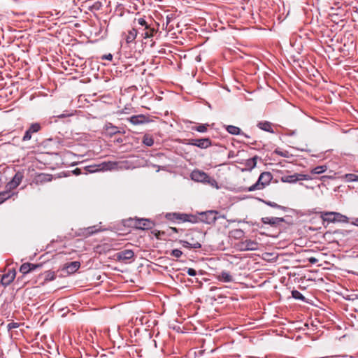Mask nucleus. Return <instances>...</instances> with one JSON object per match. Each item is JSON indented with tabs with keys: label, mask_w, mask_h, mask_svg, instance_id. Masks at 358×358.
Returning <instances> with one entry per match:
<instances>
[{
	"label": "nucleus",
	"mask_w": 358,
	"mask_h": 358,
	"mask_svg": "<svg viewBox=\"0 0 358 358\" xmlns=\"http://www.w3.org/2000/svg\"><path fill=\"white\" fill-rule=\"evenodd\" d=\"M231 236L236 239L243 238L245 234L244 231L241 229H234L231 231Z\"/></svg>",
	"instance_id": "473e14b6"
},
{
	"label": "nucleus",
	"mask_w": 358,
	"mask_h": 358,
	"mask_svg": "<svg viewBox=\"0 0 358 358\" xmlns=\"http://www.w3.org/2000/svg\"><path fill=\"white\" fill-rule=\"evenodd\" d=\"M116 141H117V143H122V142H123V140H122V138H117V139L116 140Z\"/></svg>",
	"instance_id": "603ef678"
},
{
	"label": "nucleus",
	"mask_w": 358,
	"mask_h": 358,
	"mask_svg": "<svg viewBox=\"0 0 358 358\" xmlns=\"http://www.w3.org/2000/svg\"><path fill=\"white\" fill-rule=\"evenodd\" d=\"M180 242L182 244L183 247L189 248V249H190V248L199 249V248H201V244L199 242L189 243L186 241H180Z\"/></svg>",
	"instance_id": "cd10ccee"
},
{
	"label": "nucleus",
	"mask_w": 358,
	"mask_h": 358,
	"mask_svg": "<svg viewBox=\"0 0 358 358\" xmlns=\"http://www.w3.org/2000/svg\"><path fill=\"white\" fill-rule=\"evenodd\" d=\"M131 225L138 229L148 230L153 227L154 223L152 220L145 218H134L129 220Z\"/></svg>",
	"instance_id": "7ed1b4c3"
},
{
	"label": "nucleus",
	"mask_w": 358,
	"mask_h": 358,
	"mask_svg": "<svg viewBox=\"0 0 358 358\" xmlns=\"http://www.w3.org/2000/svg\"><path fill=\"white\" fill-rule=\"evenodd\" d=\"M216 279L222 282H230L234 281L233 276L227 271H222L217 274Z\"/></svg>",
	"instance_id": "6ab92c4d"
},
{
	"label": "nucleus",
	"mask_w": 358,
	"mask_h": 358,
	"mask_svg": "<svg viewBox=\"0 0 358 358\" xmlns=\"http://www.w3.org/2000/svg\"><path fill=\"white\" fill-rule=\"evenodd\" d=\"M347 219V217L337 213V222H346Z\"/></svg>",
	"instance_id": "ea45409f"
},
{
	"label": "nucleus",
	"mask_w": 358,
	"mask_h": 358,
	"mask_svg": "<svg viewBox=\"0 0 358 358\" xmlns=\"http://www.w3.org/2000/svg\"><path fill=\"white\" fill-rule=\"evenodd\" d=\"M115 256L117 261L125 262L134 258V252L131 250H124L116 253Z\"/></svg>",
	"instance_id": "f8f14e48"
},
{
	"label": "nucleus",
	"mask_w": 358,
	"mask_h": 358,
	"mask_svg": "<svg viewBox=\"0 0 358 358\" xmlns=\"http://www.w3.org/2000/svg\"><path fill=\"white\" fill-rule=\"evenodd\" d=\"M23 178L24 174L22 172H17L13 179L7 183L6 187L9 190L15 189L21 183Z\"/></svg>",
	"instance_id": "1a4fd4ad"
},
{
	"label": "nucleus",
	"mask_w": 358,
	"mask_h": 358,
	"mask_svg": "<svg viewBox=\"0 0 358 358\" xmlns=\"http://www.w3.org/2000/svg\"><path fill=\"white\" fill-rule=\"evenodd\" d=\"M187 273L190 276H195L196 275V271L192 268H189L187 270Z\"/></svg>",
	"instance_id": "79ce46f5"
},
{
	"label": "nucleus",
	"mask_w": 358,
	"mask_h": 358,
	"mask_svg": "<svg viewBox=\"0 0 358 358\" xmlns=\"http://www.w3.org/2000/svg\"><path fill=\"white\" fill-rule=\"evenodd\" d=\"M19 327V324L17 322H10L8 324L7 329L8 330H11L13 329H16Z\"/></svg>",
	"instance_id": "58836bf2"
},
{
	"label": "nucleus",
	"mask_w": 358,
	"mask_h": 358,
	"mask_svg": "<svg viewBox=\"0 0 358 358\" xmlns=\"http://www.w3.org/2000/svg\"><path fill=\"white\" fill-rule=\"evenodd\" d=\"M320 217L322 220V224L325 227L336 222V212H320Z\"/></svg>",
	"instance_id": "6e6552de"
},
{
	"label": "nucleus",
	"mask_w": 358,
	"mask_h": 358,
	"mask_svg": "<svg viewBox=\"0 0 358 358\" xmlns=\"http://www.w3.org/2000/svg\"><path fill=\"white\" fill-rule=\"evenodd\" d=\"M41 129V126L39 123H32L27 130L25 131L22 137V141H29L32 138V135L38 132Z\"/></svg>",
	"instance_id": "0eeeda50"
},
{
	"label": "nucleus",
	"mask_w": 358,
	"mask_h": 358,
	"mask_svg": "<svg viewBox=\"0 0 358 358\" xmlns=\"http://www.w3.org/2000/svg\"><path fill=\"white\" fill-rule=\"evenodd\" d=\"M356 181H358V175H356Z\"/></svg>",
	"instance_id": "6e6d98bb"
},
{
	"label": "nucleus",
	"mask_w": 358,
	"mask_h": 358,
	"mask_svg": "<svg viewBox=\"0 0 358 358\" xmlns=\"http://www.w3.org/2000/svg\"><path fill=\"white\" fill-rule=\"evenodd\" d=\"M260 201H262L263 203H264L265 204H266L267 206H271L272 208H278V209H285V207H283L280 205H278V203H276L275 202H272L270 201H265L263 199H260Z\"/></svg>",
	"instance_id": "72a5a7b5"
},
{
	"label": "nucleus",
	"mask_w": 358,
	"mask_h": 358,
	"mask_svg": "<svg viewBox=\"0 0 358 358\" xmlns=\"http://www.w3.org/2000/svg\"><path fill=\"white\" fill-rule=\"evenodd\" d=\"M99 170L102 171H112V170H116L118 168V162H104L101 164H100L99 166Z\"/></svg>",
	"instance_id": "a211bd4d"
},
{
	"label": "nucleus",
	"mask_w": 358,
	"mask_h": 358,
	"mask_svg": "<svg viewBox=\"0 0 358 358\" xmlns=\"http://www.w3.org/2000/svg\"><path fill=\"white\" fill-rule=\"evenodd\" d=\"M191 178L193 180L200 182H215V180L210 178L207 173L199 170H194L191 173Z\"/></svg>",
	"instance_id": "39448f33"
},
{
	"label": "nucleus",
	"mask_w": 358,
	"mask_h": 358,
	"mask_svg": "<svg viewBox=\"0 0 358 358\" xmlns=\"http://www.w3.org/2000/svg\"><path fill=\"white\" fill-rule=\"evenodd\" d=\"M344 20H345V19H343V18L340 20V22L342 23V24H341V25L339 24V22H337V23H336L337 27H344V24H343Z\"/></svg>",
	"instance_id": "de8ad7c7"
},
{
	"label": "nucleus",
	"mask_w": 358,
	"mask_h": 358,
	"mask_svg": "<svg viewBox=\"0 0 358 358\" xmlns=\"http://www.w3.org/2000/svg\"><path fill=\"white\" fill-rule=\"evenodd\" d=\"M129 122L134 125H137L148 122V119L144 115H133L129 118Z\"/></svg>",
	"instance_id": "412c9836"
},
{
	"label": "nucleus",
	"mask_w": 358,
	"mask_h": 358,
	"mask_svg": "<svg viewBox=\"0 0 358 358\" xmlns=\"http://www.w3.org/2000/svg\"><path fill=\"white\" fill-rule=\"evenodd\" d=\"M137 30L138 33L140 34L145 39L152 37L154 34L157 33V30L154 27H151L150 25L143 28H138Z\"/></svg>",
	"instance_id": "2eb2a0df"
},
{
	"label": "nucleus",
	"mask_w": 358,
	"mask_h": 358,
	"mask_svg": "<svg viewBox=\"0 0 358 358\" xmlns=\"http://www.w3.org/2000/svg\"><path fill=\"white\" fill-rule=\"evenodd\" d=\"M101 59L111 61L113 59V55L110 53L108 55H104L101 57Z\"/></svg>",
	"instance_id": "37998d69"
},
{
	"label": "nucleus",
	"mask_w": 358,
	"mask_h": 358,
	"mask_svg": "<svg viewBox=\"0 0 358 358\" xmlns=\"http://www.w3.org/2000/svg\"><path fill=\"white\" fill-rule=\"evenodd\" d=\"M96 170H97V169H96ZM90 172H94V171H95V170H90Z\"/></svg>",
	"instance_id": "13d9d810"
},
{
	"label": "nucleus",
	"mask_w": 358,
	"mask_h": 358,
	"mask_svg": "<svg viewBox=\"0 0 358 358\" xmlns=\"http://www.w3.org/2000/svg\"><path fill=\"white\" fill-rule=\"evenodd\" d=\"M80 266V262L75 261V262H72L66 264L64 266V269L66 270V272L68 273H73L77 270H78Z\"/></svg>",
	"instance_id": "4be33fe9"
},
{
	"label": "nucleus",
	"mask_w": 358,
	"mask_h": 358,
	"mask_svg": "<svg viewBox=\"0 0 358 358\" xmlns=\"http://www.w3.org/2000/svg\"><path fill=\"white\" fill-rule=\"evenodd\" d=\"M135 21H136L137 23L141 26L140 28H143L150 25L143 17L136 19L135 20Z\"/></svg>",
	"instance_id": "e433bc0d"
},
{
	"label": "nucleus",
	"mask_w": 358,
	"mask_h": 358,
	"mask_svg": "<svg viewBox=\"0 0 358 358\" xmlns=\"http://www.w3.org/2000/svg\"><path fill=\"white\" fill-rule=\"evenodd\" d=\"M292 296L293 298H294L295 299H299V300H301V301H304L305 300V297L303 296V294L299 292L298 290H293L292 292Z\"/></svg>",
	"instance_id": "f704fd0d"
},
{
	"label": "nucleus",
	"mask_w": 358,
	"mask_h": 358,
	"mask_svg": "<svg viewBox=\"0 0 358 358\" xmlns=\"http://www.w3.org/2000/svg\"><path fill=\"white\" fill-rule=\"evenodd\" d=\"M73 173L76 174V175H79L81 173V171L80 169H76L74 171H73Z\"/></svg>",
	"instance_id": "8fccbe9b"
},
{
	"label": "nucleus",
	"mask_w": 358,
	"mask_h": 358,
	"mask_svg": "<svg viewBox=\"0 0 358 358\" xmlns=\"http://www.w3.org/2000/svg\"><path fill=\"white\" fill-rule=\"evenodd\" d=\"M338 43V41H337V44ZM352 41H351L350 43H348L345 42L343 43V47L337 45V49L341 52V55L342 57H345V56L349 55V54H350L349 48L352 45Z\"/></svg>",
	"instance_id": "a878e982"
},
{
	"label": "nucleus",
	"mask_w": 358,
	"mask_h": 358,
	"mask_svg": "<svg viewBox=\"0 0 358 358\" xmlns=\"http://www.w3.org/2000/svg\"><path fill=\"white\" fill-rule=\"evenodd\" d=\"M164 217L166 220L177 223L185 222H194L196 220L194 216L180 213H167L165 214Z\"/></svg>",
	"instance_id": "f03ea898"
},
{
	"label": "nucleus",
	"mask_w": 358,
	"mask_h": 358,
	"mask_svg": "<svg viewBox=\"0 0 358 358\" xmlns=\"http://www.w3.org/2000/svg\"><path fill=\"white\" fill-rule=\"evenodd\" d=\"M71 115L72 114H64V113H63V114H61V115H58L57 117L59 118H64V117H66L71 116Z\"/></svg>",
	"instance_id": "c03bdc74"
},
{
	"label": "nucleus",
	"mask_w": 358,
	"mask_h": 358,
	"mask_svg": "<svg viewBox=\"0 0 358 358\" xmlns=\"http://www.w3.org/2000/svg\"><path fill=\"white\" fill-rule=\"evenodd\" d=\"M169 230L171 231V232L169 233L170 235L172 234V232L177 233L178 231V229L175 227H170Z\"/></svg>",
	"instance_id": "a18cd8bd"
},
{
	"label": "nucleus",
	"mask_w": 358,
	"mask_h": 358,
	"mask_svg": "<svg viewBox=\"0 0 358 358\" xmlns=\"http://www.w3.org/2000/svg\"><path fill=\"white\" fill-rule=\"evenodd\" d=\"M218 212L216 210H207L199 213V220L201 222L207 224H213L217 219V215Z\"/></svg>",
	"instance_id": "20e7f679"
},
{
	"label": "nucleus",
	"mask_w": 358,
	"mask_h": 358,
	"mask_svg": "<svg viewBox=\"0 0 358 358\" xmlns=\"http://www.w3.org/2000/svg\"><path fill=\"white\" fill-rule=\"evenodd\" d=\"M226 130L227 131V132L232 135H243L245 137L250 138V136L242 132L241 129L238 127L234 125H228L226 127Z\"/></svg>",
	"instance_id": "5701e85b"
},
{
	"label": "nucleus",
	"mask_w": 358,
	"mask_h": 358,
	"mask_svg": "<svg viewBox=\"0 0 358 358\" xmlns=\"http://www.w3.org/2000/svg\"><path fill=\"white\" fill-rule=\"evenodd\" d=\"M305 179V176L301 174H294L284 176L281 178V180L284 182L293 183L299 180Z\"/></svg>",
	"instance_id": "f3484780"
},
{
	"label": "nucleus",
	"mask_w": 358,
	"mask_h": 358,
	"mask_svg": "<svg viewBox=\"0 0 358 358\" xmlns=\"http://www.w3.org/2000/svg\"><path fill=\"white\" fill-rule=\"evenodd\" d=\"M345 338H348L350 340V337L348 336V335L345 334L339 338V341H341L343 339H345Z\"/></svg>",
	"instance_id": "09e8293b"
},
{
	"label": "nucleus",
	"mask_w": 358,
	"mask_h": 358,
	"mask_svg": "<svg viewBox=\"0 0 358 358\" xmlns=\"http://www.w3.org/2000/svg\"><path fill=\"white\" fill-rule=\"evenodd\" d=\"M188 145L196 146L201 149H206L211 146V140L208 138H191L188 140Z\"/></svg>",
	"instance_id": "423d86ee"
},
{
	"label": "nucleus",
	"mask_w": 358,
	"mask_h": 358,
	"mask_svg": "<svg viewBox=\"0 0 358 358\" xmlns=\"http://www.w3.org/2000/svg\"><path fill=\"white\" fill-rule=\"evenodd\" d=\"M257 127L265 131H268L270 133H273V129L272 128V124L268 121H262L259 122L257 124Z\"/></svg>",
	"instance_id": "393cba45"
},
{
	"label": "nucleus",
	"mask_w": 358,
	"mask_h": 358,
	"mask_svg": "<svg viewBox=\"0 0 358 358\" xmlns=\"http://www.w3.org/2000/svg\"><path fill=\"white\" fill-rule=\"evenodd\" d=\"M14 194L11 192V190L7 189L0 192V204L3 203L5 201L10 198Z\"/></svg>",
	"instance_id": "c85d7f7f"
},
{
	"label": "nucleus",
	"mask_w": 358,
	"mask_h": 358,
	"mask_svg": "<svg viewBox=\"0 0 358 358\" xmlns=\"http://www.w3.org/2000/svg\"><path fill=\"white\" fill-rule=\"evenodd\" d=\"M142 142L146 146L151 147L154 144V139L150 135L145 134L143 138Z\"/></svg>",
	"instance_id": "7c9ffc66"
},
{
	"label": "nucleus",
	"mask_w": 358,
	"mask_h": 358,
	"mask_svg": "<svg viewBox=\"0 0 358 358\" xmlns=\"http://www.w3.org/2000/svg\"><path fill=\"white\" fill-rule=\"evenodd\" d=\"M345 357V355H336V357H337V358H340V357H342V358H343V357Z\"/></svg>",
	"instance_id": "5fc2aeb1"
},
{
	"label": "nucleus",
	"mask_w": 358,
	"mask_h": 358,
	"mask_svg": "<svg viewBox=\"0 0 358 358\" xmlns=\"http://www.w3.org/2000/svg\"><path fill=\"white\" fill-rule=\"evenodd\" d=\"M317 262V259L315 257H311L309 259V262L311 264H315Z\"/></svg>",
	"instance_id": "49530a36"
},
{
	"label": "nucleus",
	"mask_w": 358,
	"mask_h": 358,
	"mask_svg": "<svg viewBox=\"0 0 358 358\" xmlns=\"http://www.w3.org/2000/svg\"><path fill=\"white\" fill-rule=\"evenodd\" d=\"M170 255L173 257L180 258L182 255V252L179 249H174L171 252Z\"/></svg>",
	"instance_id": "4c0bfd02"
},
{
	"label": "nucleus",
	"mask_w": 358,
	"mask_h": 358,
	"mask_svg": "<svg viewBox=\"0 0 358 358\" xmlns=\"http://www.w3.org/2000/svg\"><path fill=\"white\" fill-rule=\"evenodd\" d=\"M272 179L273 176L270 172H263L260 174L257 181L250 187L245 189V190L248 192H253L255 190L263 189L269 185Z\"/></svg>",
	"instance_id": "f257e3e1"
},
{
	"label": "nucleus",
	"mask_w": 358,
	"mask_h": 358,
	"mask_svg": "<svg viewBox=\"0 0 358 358\" xmlns=\"http://www.w3.org/2000/svg\"><path fill=\"white\" fill-rule=\"evenodd\" d=\"M324 171V168H323L322 166H317V167H315V168L313 169V172L314 173H317V174L321 173H323Z\"/></svg>",
	"instance_id": "a19ab883"
},
{
	"label": "nucleus",
	"mask_w": 358,
	"mask_h": 358,
	"mask_svg": "<svg viewBox=\"0 0 358 358\" xmlns=\"http://www.w3.org/2000/svg\"><path fill=\"white\" fill-rule=\"evenodd\" d=\"M333 45H333L332 43H331V44L328 45L329 48H331V49H332V51H334V48H333Z\"/></svg>",
	"instance_id": "864d4df0"
},
{
	"label": "nucleus",
	"mask_w": 358,
	"mask_h": 358,
	"mask_svg": "<svg viewBox=\"0 0 358 358\" xmlns=\"http://www.w3.org/2000/svg\"><path fill=\"white\" fill-rule=\"evenodd\" d=\"M16 272L15 269H9L6 273H4L1 279V283L4 286L9 285L15 279Z\"/></svg>",
	"instance_id": "4468645a"
},
{
	"label": "nucleus",
	"mask_w": 358,
	"mask_h": 358,
	"mask_svg": "<svg viewBox=\"0 0 358 358\" xmlns=\"http://www.w3.org/2000/svg\"><path fill=\"white\" fill-rule=\"evenodd\" d=\"M342 180H345L346 182H355L356 181V174L348 173L338 177Z\"/></svg>",
	"instance_id": "2f4dec72"
},
{
	"label": "nucleus",
	"mask_w": 358,
	"mask_h": 358,
	"mask_svg": "<svg viewBox=\"0 0 358 358\" xmlns=\"http://www.w3.org/2000/svg\"><path fill=\"white\" fill-rule=\"evenodd\" d=\"M340 62H338V58H337L336 64H338Z\"/></svg>",
	"instance_id": "4d7b16f0"
},
{
	"label": "nucleus",
	"mask_w": 358,
	"mask_h": 358,
	"mask_svg": "<svg viewBox=\"0 0 358 358\" xmlns=\"http://www.w3.org/2000/svg\"><path fill=\"white\" fill-rule=\"evenodd\" d=\"M41 264H32V263H24L21 265L20 268V271L25 275L29 273V272L36 270V268H41Z\"/></svg>",
	"instance_id": "dca6fc26"
},
{
	"label": "nucleus",
	"mask_w": 358,
	"mask_h": 358,
	"mask_svg": "<svg viewBox=\"0 0 358 358\" xmlns=\"http://www.w3.org/2000/svg\"><path fill=\"white\" fill-rule=\"evenodd\" d=\"M262 222L265 224H269L271 227H277L281 225L285 222V219L282 217H265L261 220Z\"/></svg>",
	"instance_id": "9b49d317"
},
{
	"label": "nucleus",
	"mask_w": 358,
	"mask_h": 358,
	"mask_svg": "<svg viewBox=\"0 0 358 358\" xmlns=\"http://www.w3.org/2000/svg\"><path fill=\"white\" fill-rule=\"evenodd\" d=\"M239 246L241 251L257 250L258 249V243L255 241L247 239L240 243Z\"/></svg>",
	"instance_id": "9d476101"
},
{
	"label": "nucleus",
	"mask_w": 358,
	"mask_h": 358,
	"mask_svg": "<svg viewBox=\"0 0 358 358\" xmlns=\"http://www.w3.org/2000/svg\"><path fill=\"white\" fill-rule=\"evenodd\" d=\"M340 2L337 1V17H343L346 15L347 14H349V8L348 5H345L344 8L342 7L343 4L341 6H339Z\"/></svg>",
	"instance_id": "bb28decb"
},
{
	"label": "nucleus",
	"mask_w": 358,
	"mask_h": 358,
	"mask_svg": "<svg viewBox=\"0 0 358 358\" xmlns=\"http://www.w3.org/2000/svg\"><path fill=\"white\" fill-rule=\"evenodd\" d=\"M99 231L100 229L97 228V226H91L87 228L80 229L78 235L88 237L99 232Z\"/></svg>",
	"instance_id": "aec40b11"
},
{
	"label": "nucleus",
	"mask_w": 358,
	"mask_h": 358,
	"mask_svg": "<svg viewBox=\"0 0 358 358\" xmlns=\"http://www.w3.org/2000/svg\"><path fill=\"white\" fill-rule=\"evenodd\" d=\"M138 34V33L137 29L132 28L131 29L127 31V32H124L122 34V36L126 43L129 45L130 43H134Z\"/></svg>",
	"instance_id": "ddd939ff"
},
{
	"label": "nucleus",
	"mask_w": 358,
	"mask_h": 358,
	"mask_svg": "<svg viewBox=\"0 0 358 358\" xmlns=\"http://www.w3.org/2000/svg\"><path fill=\"white\" fill-rule=\"evenodd\" d=\"M207 184H210V185L212 186H214V185H217V182L215 181V182H206Z\"/></svg>",
	"instance_id": "3c124183"
},
{
	"label": "nucleus",
	"mask_w": 358,
	"mask_h": 358,
	"mask_svg": "<svg viewBox=\"0 0 358 358\" xmlns=\"http://www.w3.org/2000/svg\"><path fill=\"white\" fill-rule=\"evenodd\" d=\"M208 126V124H199V125L194 127L193 129H194L199 132L203 133L207 131Z\"/></svg>",
	"instance_id": "c9c22d12"
},
{
	"label": "nucleus",
	"mask_w": 358,
	"mask_h": 358,
	"mask_svg": "<svg viewBox=\"0 0 358 358\" xmlns=\"http://www.w3.org/2000/svg\"><path fill=\"white\" fill-rule=\"evenodd\" d=\"M257 156H255L246 160L245 165L249 170H252L257 165Z\"/></svg>",
	"instance_id": "c756f323"
},
{
	"label": "nucleus",
	"mask_w": 358,
	"mask_h": 358,
	"mask_svg": "<svg viewBox=\"0 0 358 358\" xmlns=\"http://www.w3.org/2000/svg\"><path fill=\"white\" fill-rule=\"evenodd\" d=\"M104 129L106 134L110 136L120 133V131L119 130L118 127L114 126L113 124L110 122L106 124Z\"/></svg>",
	"instance_id": "b1692460"
}]
</instances>
